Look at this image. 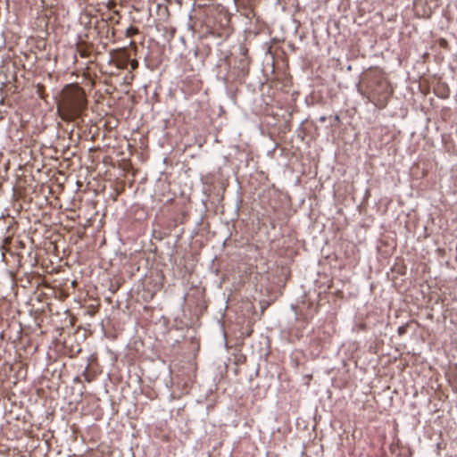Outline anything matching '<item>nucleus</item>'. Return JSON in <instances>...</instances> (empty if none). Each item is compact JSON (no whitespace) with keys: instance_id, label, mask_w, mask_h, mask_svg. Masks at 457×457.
Wrapping results in <instances>:
<instances>
[{"instance_id":"obj_12","label":"nucleus","mask_w":457,"mask_h":457,"mask_svg":"<svg viewBox=\"0 0 457 457\" xmlns=\"http://www.w3.org/2000/svg\"><path fill=\"white\" fill-rule=\"evenodd\" d=\"M132 137H133L134 141L138 140L140 144H143V135L140 134V132L138 130L133 131Z\"/></svg>"},{"instance_id":"obj_6","label":"nucleus","mask_w":457,"mask_h":457,"mask_svg":"<svg viewBox=\"0 0 457 457\" xmlns=\"http://www.w3.org/2000/svg\"><path fill=\"white\" fill-rule=\"evenodd\" d=\"M150 281L147 282V291L151 294V297L155 292L160 290L162 287V275L158 271H151Z\"/></svg>"},{"instance_id":"obj_5","label":"nucleus","mask_w":457,"mask_h":457,"mask_svg":"<svg viewBox=\"0 0 457 457\" xmlns=\"http://www.w3.org/2000/svg\"><path fill=\"white\" fill-rule=\"evenodd\" d=\"M289 47V44L285 41H275L268 47L267 54L271 55V57H287V53L286 49Z\"/></svg>"},{"instance_id":"obj_10","label":"nucleus","mask_w":457,"mask_h":457,"mask_svg":"<svg viewBox=\"0 0 457 457\" xmlns=\"http://www.w3.org/2000/svg\"><path fill=\"white\" fill-rule=\"evenodd\" d=\"M235 2L244 8L252 9L255 4V0H235Z\"/></svg>"},{"instance_id":"obj_16","label":"nucleus","mask_w":457,"mask_h":457,"mask_svg":"<svg viewBox=\"0 0 457 457\" xmlns=\"http://www.w3.org/2000/svg\"><path fill=\"white\" fill-rule=\"evenodd\" d=\"M138 172H139V170H134L133 168L131 169V176L133 178H135Z\"/></svg>"},{"instance_id":"obj_3","label":"nucleus","mask_w":457,"mask_h":457,"mask_svg":"<svg viewBox=\"0 0 457 457\" xmlns=\"http://www.w3.org/2000/svg\"><path fill=\"white\" fill-rule=\"evenodd\" d=\"M105 63H97L95 61L89 62L82 70V76L91 84L98 78V73L102 75L118 76L120 70L126 68L128 62L130 61L131 67L134 69L138 66L137 59H104Z\"/></svg>"},{"instance_id":"obj_8","label":"nucleus","mask_w":457,"mask_h":457,"mask_svg":"<svg viewBox=\"0 0 457 457\" xmlns=\"http://www.w3.org/2000/svg\"><path fill=\"white\" fill-rule=\"evenodd\" d=\"M228 21H229L227 18V16L226 15H222L221 19H220V27L217 28L216 25H214L212 28L211 33L214 34V35H217L219 37L224 36L225 34H227V26L228 24Z\"/></svg>"},{"instance_id":"obj_2","label":"nucleus","mask_w":457,"mask_h":457,"mask_svg":"<svg viewBox=\"0 0 457 457\" xmlns=\"http://www.w3.org/2000/svg\"><path fill=\"white\" fill-rule=\"evenodd\" d=\"M87 104L85 90L78 83L67 84L57 100V111L63 120H71L80 116Z\"/></svg>"},{"instance_id":"obj_11","label":"nucleus","mask_w":457,"mask_h":457,"mask_svg":"<svg viewBox=\"0 0 457 457\" xmlns=\"http://www.w3.org/2000/svg\"><path fill=\"white\" fill-rule=\"evenodd\" d=\"M36 94L41 98V99H46V97L47 96V95L46 94V87L44 85L42 84H37L36 86Z\"/></svg>"},{"instance_id":"obj_15","label":"nucleus","mask_w":457,"mask_h":457,"mask_svg":"<svg viewBox=\"0 0 457 457\" xmlns=\"http://www.w3.org/2000/svg\"><path fill=\"white\" fill-rule=\"evenodd\" d=\"M83 376L85 377V379H86L87 382H90V381H91V378H89V376H88V374H87V370L84 371Z\"/></svg>"},{"instance_id":"obj_17","label":"nucleus","mask_w":457,"mask_h":457,"mask_svg":"<svg viewBox=\"0 0 457 457\" xmlns=\"http://www.w3.org/2000/svg\"><path fill=\"white\" fill-rule=\"evenodd\" d=\"M135 226V228H138V231H141V224L139 221H137V223L134 225ZM140 232H138L139 234Z\"/></svg>"},{"instance_id":"obj_13","label":"nucleus","mask_w":457,"mask_h":457,"mask_svg":"<svg viewBox=\"0 0 457 457\" xmlns=\"http://www.w3.org/2000/svg\"><path fill=\"white\" fill-rule=\"evenodd\" d=\"M405 332H406V327H404V326H401V327H399V328H398V334H399L400 336L403 335Z\"/></svg>"},{"instance_id":"obj_18","label":"nucleus","mask_w":457,"mask_h":457,"mask_svg":"<svg viewBox=\"0 0 457 457\" xmlns=\"http://www.w3.org/2000/svg\"><path fill=\"white\" fill-rule=\"evenodd\" d=\"M112 293H115L118 289V287H112V286L110 287Z\"/></svg>"},{"instance_id":"obj_7","label":"nucleus","mask_w":457,"mask_h":457,"mask_svg":"<svg viewBox=\"0 0 457 457\" xmlns=\"http://www.w3.org/2000/svg\"><path fill=\"white\" fill-rule=\"evenodd\" d=\"M449 48L448 42L444 38H439L433 42L431 46V52L425 53L422 57H429V55L433 54H442L443 52L437 51L438 49L447 50Z\"/></svg>"},{"instance_id":"obj_9","label":"nucleus","mask_w":457,"mask_h":457,"mask_svg":"<svg viewBox=\"0 0 457 457\" xmlns=\"http://www.w3.org/2000/svg\"><path fill=\"white\" fill-rule=\"evenodd\" d=\"M137 254H140V250H135V253H131L129 260L128 262L129 271L133 275L134 271H138L140 270L139 262L137 259Z\"/></svg>"},{"instance_id":"obj_1","label":"nucleus","mask_w":457,"mask_h":457,"mask_svg":"<svg viewBox=\"0 0 457 457\" xmlns=\"http://www.w3.org/2000/svg\"><path fill=\"white\" fill-rule=\"evenodd\" d=\"M359 90L378 109L386 106L394 92L386 75L378 68L369 69L363 72Z\"/></svg>"},{"instance_id":"obj_4","label":"nucleus","mask_w":457,"mask_h":457,"mask_svg":"<svg viewBox=\"0 0 457 457\" xmlns=\"http://www.w3.org/2000/svg\"><path fill=\"white\" fill-rule=\"evenodd\" d=\"M270 62H268L267 65L271 66V72L274 74V78L276 79H279L280 78L287 79V74L286 71V68L287 67V59H269Z\"/></svg>"},{"instance_id":"obj_14","label":"nucleus","mask_w":457,"mask_h":457,"mask_svg":"<svg viewBox=\"0 0 457 457\" xmlns=\"http://www.w3.org/2000/svg\"><path fill=\"white\" fill-rule=\"evenodd\" d=\"M444 91H445V93L437 94V96L442 97V98L447 97L448 96V89L445 88Z\"/></svg>"}]
</instances>
